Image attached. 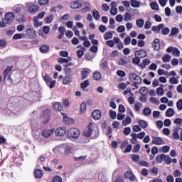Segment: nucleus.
Segmentation results:
<instances>
[{
	"label": "nucleus",
	"instance_id": "obj_3",
	"mask_svg": "<svg viewBox=\"0 0 182 182\" xmlns=\"http://www.w3.org/2000/svg\"><path fill=\"white\" fill-rule=\"evenodd\" d=\"M15 19V14L12 12H8L5 14V17L2 18V21H0V26L5 28L6 25H9Z\"/></svg>",
	"mask_w": 182,
	"mask_h": 182
},
{
	"label": "nucleus",
	"instance_id": "obj_32",
	"mask_svg": "<svg viewBox=\"0 0 182 182\" xmlns=\"http://www.w3.org/2000/svg\"><path fill=\"white\" fill-rule=\"evenodd\" d=\"M132 123V117L130 116H127L125 119L122 121V126H128Z\"/></svg>",
	"mask_w": 182,
	"mask_h": 182
},
{
	"label": "nucleus",
	"instance_id": "obj_14",
	"mask_svg": "<svg viewBox=\"0 0 182 182\" xmlns=\"http://www.w3.org/2000/svg\"><path fill=\"white\" fill-rule=\"evenodd\" d=\"M36 127H38V124L35 123L34 125L33 124H31V129H32V133H33V136H34V137L36 139H38V136H41V132H39V131L36 130L35 129H36Z\"/></svg>",
	"mask_w": 182,
	"mask_h": 182
},
{
	"label": "nucleus",
	"instance_id": "obj_48",
	"mask_svg": "<svg viewBox=\"0 0 182 182\" xmlns=\"http://www.w3.org/2000/svg\"><path fill=\"white\" fill-rule=\"evenodd\" d=\"M136 25L138 26V28H142L144 26V20L143 19H139L136 21Z\"/></svg>",
	"mask_w": 182,
	"mask_h": 182
},
{
	"label": "nucleus",
	"instance_id": "obj_2",
	"mask_svg": "<svg viewBox=\"0 0 182 182\" xmlns=\"http://www.w3.org/2000/svg\"><path fill=\"white\" fill-rule=\"evenodd\" d=\"M151 31L154 32V33H162V35L164 36L170 33V28L168 27H164V24L163 23L159 24L158 26H153Z\"/></svg>",
	"mask_w": 182,
	"mask_h": 182
},
{
	"label": "nucleus",
	"instance_id": "obj_34",
	"mask_svg": "<svg viewBox=\"0 0 182 182\" xmlns=\"http://www.w3.org/2000/svg\"><path fill=\"white\" fill-rule=\"evenodd\" d=\"M12 66H9L6 68V70L4 72V80H5L6 77H8V74L9 73V72L12 70Z\"/></svg>",
	"mask_w": 182,
	"mask_h": 182
},
{
	"label": "nucleus",
	"instance_id": "obj_5",
	"mask_svg": "<svg viewBox=\"0 0 182 182\" xmlns=\"http://www.w3.org/2000/svg\"><path fill=\"white\" fill-rule=\"evenodd\" d=\"M67 136L69 139H78L80 131L76 128H71L68 131Z\"/></svg>",
	"mask_w": 182,
	"mask_h": 182
},
{
	"label": "nucleus",
	"instance_id": "obj_30",
	"mask_svg": "<svg viewBox=\"0 0 182 182\" xmlns=\"http://www.w3.org/2000/svg\"><path fill=\"white\" fill-rule=\"evenodd\" d=\"M150 7L152 9V11H159V4L157 1H152L150 4Z\"/></svg>",
	"mask_w": 182,
	"mask_h": 182
},
{
	"label": "nucleus",
	"instance_id": "obj_15",
	"mask_svg": "<svg viewBox=\"0 0 182 182\" xmlns=\"http://www.w3.org/2000/svg\"><path fill=\"white\" fill-rule=\"evenodd\" d=\"M124 177L125 178H129L131 181H134L136 180V176L133 175V173H132L130 171H127L124 173Z\"/></svg>",
	"mask_w": 182,
	"mask_h": 182
},
{
	"label": "nucleus",
	"instance_id": "obj_22",
	"mask_svg": "<svg viewBox=\"0 0 182 182\" xmlns=\"http://www.w3.org/2000/svg\"><path fill=\"white\" fill-rule=\"evenodd\" d=\"M138 124L139 126H140V127H141V129H147V127H149V123L147 122V121L143 120V119H140L138 122Z\"/></svg>",
	"mask_w": 182,
	"mask_h": 182
},
{
	"label": "nucleus",
	"instance_id": "obj_35",
	"mask_svg": "<svg viewBox=\"0 0 182 182\" xmlns=\"http://www.w3.org/2000/svg\"><path fill=\"white\" fill-rule=\"evenodd\" d=\"M63 122L64 123H66V124H72L73 123L72 119H69V117H68V115L66 114H63Z\"/></svg>",
	"mask_w": 182,
	"mask_h": 182
},
{
	"label": "nucleus",
	"instance_id": "obj_1",
	"mask_svg": "<svg viewBox=\"0 0 182 182\" xmlns=\"http://www.w3.org/2000/svg\"><path fill=\"white\" fill-rule=\"evenodd\" d=\"M20 110L21 108L16 107V104L12 103V99H11L7 105V107L4 110V114H6V116H11L12 113H14V114H16V113L20 112Z\"/></svg>",
	"mask_w": 182,
	"mask_h": 182
},
{
	"label": "nucleus",
	"instance_id": "obj_24",
	"mask_svg": "<svg viewBox=\"0 0 182 182\" xmlns=\"http://www.w3.org/2000/svg\"><path fill=\"white\" fill-rule=\"evenodd\" d=\"M53 109L56 112H62V110L63 109V107L62 106V104H60V102H55L53 105Z\"/></svg>",
	"mask_w": 182,
	"mask_h": 182
},
{
	"label": "nucleus",
	"instance_id": "obj_38",
	"mask_svg": "<svg viewBox=\"0 0 182 182\" xmlns=\"http://www.w3.org/2000/svg\"><path fill=\"white\" fill-rule=\"evenodd\" d=\"M173 139H175V140H178V139H180V134H178V128L173 129Z\"/></svg>",
	"mask_w": 182,
	"mask_h": 182
},
{
	"label": "nucleus",
	"instance_id": "obj_33",
	"mask_svg": "<svg viewBox=\"0 0 182 182\" xmlns=\"http://www.w3.org/2000/svg\"><path fill=\"white\" fill-rule=\"evenodd\" d=\"M92 16L95 21H99L100 19V14L97 10L92 11Z\"/></svg>",
	"mask_w": 182,
	"mask_h": 182
},
{
	"label": "nucleus",
	"instance_id": "obj_40",
	"mask_svg": "<svg viewBox=\"0 0 182 182\" xmlns=\"http://www.w3.org/2000/svg\"><path fill=\"white\" fill-rule=\"evenodd\" d=\"M90 85V82H89V80H86L80 84V87L83 90H85V89H86V87H87Z\"/></svg>",
	"mask_w": 182,
	"mask_h": 182
},
{
	"label": "nucleus",
	"instance_id": "obj_62",
	"mask_svg": "<svg viewBox=\"0 0 182 182\" xmlns=\"http://www.w3.org/2000/svg\"><path fill=\"white\" fill-rule=\"evenodd\" d=\"M162 153H168L170 151V146H164L161 148Z\"/></svg>",
	"mask_w": 182,
	"mask_h": 182
},
{
	"label": "nucleus",
	"instance_id": "obj_29",
	"mask_svg": "<svg viewBox=\"0 0 182 182\" xmlns=\"http://www.w3.org/2000/svg\"><path fill=\"white\" fill-rule=\"evenodd\" d=\"M42 77L43 78V80H45L47 85H49L50 82L52 81V77L49 76L48 74H46L43 75V73H42Z\"/></svg>",
	"mask_w": 182,
	"mask_h": 182
},
{
	"label": "nucleus",
	"instance_id": "obj_51",
	"mask_svg": "<svg viewBox=\"0 0 182 182\" xmlns=\"http://www.w3.org/2000/svg\"><path fill=\"white\" fill-rule=\"evenodd\" d=\"M112 38H113L112 32L105 33L104 35V39H105V41H109V39H112Z\"/></svg>",
	"mask_w": 182,
	"mask_h": 182
},
{
	"label": "nucleus",
	"instance_id": "obj_59",
	"mask_svg": "<svg viewBox=\"0 0 182 182\" xmlns=\"http://www.w3.org/2000/svg\"><path fill=\"white\" fill-rule=\"evenodd\" d=\"M131 159L132 161H134L135 163H137L139 160H140V156L139 155L132 154L131 156Z\"/></svg>",
	"mask_w": 182,
	"mask_h": 182
},
{
	"label": "nucleus",
	"instance_id": "obj_10",
	"mask_svg": "<svg viewBox=\"0 0 182 182\" xmlns=\"http://www.w3.org/2000/svg\"><path fill=\"white\" fill-rule=\"evenodd\" d=\"M53 133H55V129H44L43 130L41 134L45 137V139H48V137H50Z\"/></svg>",
	"mask_w": 182,
	"mask_h": 182
},
{
	"label": "nucleus",
	"instance_id": "obj_19",
	"mask_svg": "<svg viewBox=\"0 0 182 182\" xmlns=\"http://www.w3.org/2000/svg\"><path fill=\"white\" fill-rule=\"evenodd\" d=\"M135 56H137L139 59H143V58L147 56V53L144 50H140L135 53Z\"/></svg>",
	"mask_w": 182,
	"mask_h": 182
},
{
	"label": "nucleus",
	"instance_id": "obj_39",
	"mask_svg": "<svg viewBox=\"0 0 182 182\" xmlns=\"http://www.w3.org/2000/svg\"><path fill=\"white\" fill-rule=\"evenodd\" d=\"M143 114L144 116H150V114H151V109H150V107H145L143 110Z\"/></svg>",
	"mask_w": 182,
	"mask_h": 182
},
{
	"label": "nucleus",
	"instance_id": "obj_53",
	"mask_svg": "<svg viewBox=\"0 0 182 182\" xmlns=\"http://www.w3.org/2000/svg\"><path fill=\"white\" fill-rule=\"evenodd\" d=\"M169 83H171V85H178V80L174 77H171L169 79Z\"/></svg>",
	"mask_w": 182,
	"mask_h": 182
},
{
	"label": "nucleus",
	"instance_id": "obj_11",
	"mask_svg": "<svg viewBox=\"0 0 182 182\" xmlns=\"http://www.w3.org/2000/svg\"><path fill=\"white\" fill-rule=\"evenodd\" d=\"M73 76H72V75H65L63 79V85H69L70 83H72L73 81Z\"/></svg>",
	"mask_w": 182,
	"mask_h": 182
},
{
	"label": "nucleus",
	"instance_id": "obj_46",
	"mask_svg": "<svg viewBox=\"0 0 182 182\" xmlns=\"http://www.w3.org/2000/svg\"><path fill=\"white\" fill-rule=\"evenodd\" d=\"M141 107H143V104H141V102H137L135 103L134 109L136 112H140V109H141Z\"/></svg>",
	"mask_w": 182,
	"mask_h": 182
},
{
	"label": "nucleus",
	"instance_id": "obj_58",
	"mask_svg": "<svg viewBox=\"0 0 182 182\" xmlns=\"http://www.w3.org/2000/svg\"><path fill=\"white\" fill-rule=\"evenodd\" d=\"M38 4L41 6H46V5L49 4V0H38Z\"/></svg>",
	"mask_w": 182,
	"mask_h": 182
},
{
	"label": "nucleus",
	"instance_id": "obj_25",
	"mask_svg": "<svg viewBox=\"0 0 182 182\" xmlns=\"http://www.w3.org/2000/svg\"><path fill=\"white\" fill-rule=\"evenodd\" d=\"M178 32H180V29H178V28L173 27L171 29L170 34L168 35L169 38H171V36H174L177 35V33H178Z\"/></svg>",
	"mask_w": 182,
	"mask_h": 182
},
{
	"label": "nucleus",
	"instance_id": "obj_50",
	"mask_svg": "<svg viewBox=\"0 0 182 182\" xmlns=\"http://www.w3.org/2000/svg\"><path fill=\"white\" fill-rule=\"evenodd\" d=\"M132 14L129 12H127L125 14L124 18V21H125V22H129V21H132Z\"/></svg>",
	"mask_w": 182,
	"mask_h": 182
},
{
	"label": "nucleus",
	"instance_id": "obj_54",
	"mask_svg": "<svg viewBox=\"0 0 182 182\" xmlns=\"http://www.w3.org/2000/svg\"><path fill=\"white\" fill-rule=\"evenodd\" d=\"M33 22H34V26L36 28H39V26H42V22H39V20L38 18H34Z\"/></svg>",
	"mask_w": 182,
	"mask_h": 182
},
{
	"label": "nucleus",
	"instance_id": "obj_36",
	"mask_svg": "<svg viewBox=\"0 0 182 182\" xmlns=\"http://www.w3.org/2000/svg\"><path fill=\"white\" fill-rule=\"evenodd\" d=\"M108 65H109V63H107V61L105 60L104 59L100 60V67L102 69H106L107 68Z\"/></svg>",
	"mask_w": 182,
	"mask_h": 182
},
{
	"label": "nucleus",
	"instance_id": "obj_8",
	"mask_svg": "<svg viewBox=\"0 0 182 182\" xmlns=\"http://www.w3.org/2000/svg\"><path fill=\"white\" fill-rule=\"evenodd\" d=\"M166 52H168V53H171L172 52L173 55H174V56H176V57L180 56V50H178V48L176 47H173V46L168 47L166 50Z\"/></svg>",
	"mask_w": 182,
	"mask_h": 182
},
{
	"label": "nucleus",
	"instance_id": "obj_56",
	"mask_svg": "<svg viewBox=\"0 0 182 182\" xmlns=\"http://www.w3.org/2000/svg\"><path fill=\"white\" fill-rule=\"evenodd\" d=\"M156 94L158 96H163V95H164V90L163 87H158L156 89Z\"/></svg>",
	"mask_w": 182,
	"mask_h": 182
},
{
	"label": "nucleus",
	"instance_id": "obj_42",
	"mask_svg": "<svg viewBox=\"0 0 182 182\" xmlns=\"http://www.w3.org/2000/svg\"><path fill=\"white\" fill-rule=\"evenodd\" d=\"M17 20L18 21V22H20V23H23V22H26V17H25L23 14H20L17 17Z\"/></svg>",
	"mask_w": 182,
	"mask_h": 182
},
{
	"label": "nucleus",
	"instance_id": "obj_20",
	"mask_svg": "<svg viewBox=\"0 0 182 182\" xmlns=\"http://www.w3.org/2000/svg\"><path fill=\"white\" fill-rule=\"evenodd\" d=\"M42 119L44 120L43 123L46 124V123H49V120H50V117H49V114H48V110L44 111Z\"/></svg>",
	"mask_w": 182,
	"mask_h": 182
},
{
	"label": "nucleus",
	"instance_id": "obj_47",
	"mask_svg": "<svg viewBox=\"0 0 182 182\" xmlns=\"http://www.w3.org/2000/svg\"><path fill=\"white\" fill-rule=\"evenodd\" d=\"M164 161H165L166 164H171V159L168 155L164 154Z\"/></svg>",
	"mask_w": 182,
	"mask_h": 182
},
{
	"label": "nucleus",
	"instance_id": "obj_16",
	"mask_svg": "<svg viewBox=\"0 0 182 182\" xmlns=\"http://www.w3.org/2000/svg\"><path fill=\"white\" fill-rule=\"evenodd\" d=\"M92 119H95V120H99L100 117H102V112L99 109H95L92 113Z\"/></svg>",
	"mask_w": 182,
	"mask_h": 182
},
{
	"label": "nucleus",
	"instance_id": "obj_18",
	"mask_svg": "<svg viewBox=\"0 0 182 182\" xmlns=\"http://www.w3.org/2000/svg\"><path fill=\"white\" fill-rule=\"evenodd\" d=\"M152 47L154 50H160V39L155 38L152 43Z\"/></svg>",
	"mask_w": 182,
	"mask_h": 182
},
{
	"label": "nucleus",
	"instance_id": "obj_28",
	"mask_svg": "<svg viewBox=\"0 0 182 182\" xmlns=\"http://www.w3.org/2000/svg\"><path fill=\"white\" fill-rule=\"evenodd\" d=\"M143 63L140 64V68L141 69H145L146 66H147L148 65H150V60L145 58L142 61Z\"/></svg>",
	"mask_w": 182,
	"mask_h": 182
},
{
	"label": "nucleus",
	"instance_id": "obj_55",
	"mask_svg": "<svg viewBox=\"0 0 182 182\" xmlns=\"http://www.w3.org/2000/svg\"><path fill=\"white\" fill-rule=\"evenodd\" d=\"M134 80L135 81L134 85H140V83H141V77L136 75Z\"/></svg>",
	"mask_w": 182,
	"mask_h": 182
},
{
	"label": "nucleus",
	"instance_id": "obj_52",
	"mask_svg": "<svg viewBox=\"0 0 182 182\" xmlns=\"http://www.w3.org/2000/svg\"><path fill=\"white\" fill-rule=\"evenodd\" d=\"M162 60L163 62H164V63H167L168 62H170V60H171V56L168 54H166L162 58Z\"/></svg>",
	"mask_w": 182,
	"mask_h": 182
},
{
	"label": "nucleus",
	"instance_id": "obj_41",
	"mask_svg": "<svg viewBox=\"0 0 182 182\" xmlns=\"http://www.w3.org/2000/svg\"><path fill=\"white\" fill-rule=\"evenodd\" d=\"M139 93L142 95H147V93H149V89L146 87H142L139 90Z\"/></svg>",
	"mask_w": 182,
	"mask_h": 182
},
{
	"label": "nucleus",
	"instance_id": "obj_17",
	"mask_svg": "<svg viewBox=\"0 0 182 182\" xmlns=\"http://www.w3.org/2000/svg\"><path fill=\"white\" fill-rule=\"evenodd\" d=\"M154 144H156V146H161L163 144H166V142L163 141V139L161 137H154V139L152 141Z\"/></svg>",
	"mask_w": 182,
	"mask_h": 182
},
{
	"label": "nucleus",
	"instance_id": "obj_26",
	"mask_svg": "<svg viewBox=\"0 0 182 182\" xmlns=\"http://www.w3.org/2000/svg\"><path fill=\"white\" fill-rule=\"evenodd\" d=\"M34 176L36 178H42L43 176V172L41 169H36L34 171Z\"/></svg>",
	"mask_w": 182,
	"mask_h": 182
},
{
	"label": "nucleus",
	"instance_id": "obj_43",
	"mask_svg": "<svg viewBox=\"0 0 182 182\" xmlns=\"http://www.w3.org/2000/svg\"><path fill=\"white\" fill-rule=\"evenodd\" d=\"M132 139H130V143L132 144H136L137 143V134H132Z\"/></svg>",
	"mask_w": 182,
	"mask_h": 182
},
{
	"label": "nucleus",
	"instance_id": "obj_63",
	"mask_svg": "<svg viewBox=\"0 0 182 182\" xmlns=\"http://www.w3.org/2000/svg\"><path fill=\"white\" fill-rule=\"evenodd\" d=\"M176 107L178 110H182V99L176 102Z\"/></svg>",
	"mask_w": 182,
	"mask_h": 182
},
{
	"label": "nucleus",
	"instance_id": "obj_61",
	"mask_svg": "<svg viewBox=\"0 0 182 182\" xmlns=\"http://www.w3.org/2000/svg\"><path fill=\"white\" fill-rule=\"evenodd\" d=\"M24 36H25V34L16 33L14 36L13 38L15 40L22 39V38H23Z\"/></svg>",
	"mask_w": 182,
	"mask_h": 182
},
{
	"label": "nucleus",
	"instance_id": "obj_12",
	"mask_svg": "<svg viewBox=\"0 0 182 182\" xmlns=\"http://www.w3.org/2000/svg\"><path fill=\"white\" fill-rule=\"evenodd\" d=\"M26 33L29 39H33L36 36V31L31 28H27Z\"/></svg>",
	"mask_w": 182,
	"mask_h": 182
},
{
	"label": "nucleus",
	"instance_id": "obj_45",
	"mask_svg": "<svg viewBox=\"0 0 182 182\" xmlns=\"http://www.w3.org/2000/svg\"><path fill=\"white\" fill-rule=\"evenodd\" d=\"M85 110H86V102H82L80 105V114H83Z\"/></svg>",
	"mask_w": 182,
	"mask_h": 182
},
{
	"label": "nucleus",
	"instance_id": "obj_44",
	"mask_svg": "<svg viewBox=\"0 0 182 182\" xmlns=\"http://www.w3.org/2000/svg\"><path fill=\"white\" fill-rule=\"evenodd\" d=\"M94 80H100L102 79V73L99 72H95L93 75Z\"/></svg>",
	"mask_w": 182,
	"mask_h": 182
},
{
	"label": "nucleus",
	"instance_id": "obj_64",
	"mask_svg": "<svg viewBox=\"0 0 182 182\" xmlns=\"http://www.w3.org/2000/svg\"><path fill=\"white\" fill-rule=\"evenodd\" d=\"M151 28V21H147L144 25V29H150Z\"/></svg>",
	"mask_w": 182,
	"mask_h": 182
},
{
	"label": "nucleus",
	"instance_id": "obj_60",
	"mask_svg": "<svg viewBox=\"0 0 182 182\" xmlns=\"http://www.w3.org/2000/svg\"><path fill=\"white\" fill-rule=\"evenodd\" d=\"M52 181L53 182H62V177H60V176H55L54 177H53Z\"/></svg>",
	"mask_w": 182,
	"mask_h": 182
},
{
	"label": "nucleus",
	"instance_id": "obj_21",
	"mask_svg": "<svg viewBox=\"0 0 182 182\" xmlns=\"http://www.w3.org/2000/svg\"><path fill=\"white\" fill-rule=\"evenodd\" d=\"M90 73V70L89 68H85L82 73H81V79L82 80H85L87 76H89V74Z\"/></svg>",
	"mask_w": 182,
	"mask_h": 182
},
{
	"label": "nucleus",
	"instance_id": "obj_57",
	"mask_svg": "<svg viewBox=\"0 0 182 182\" xmlns=\"http://www.w3.org/2000/svg\"><path fill=\"white\" fill-rule=\"evenodd\" d=\"M139 151H140V144H138L134 146V148L132 149V153H139Z\"/></svg>",
	"mask_w": 182,
	"mask_h": 182
},
{
	"label": "nucleus",
	"instance_id": "obj_13",
	"mask_svg": "<svg viewBox=\"0 0 182 182\" xmlns=\"http://www.w3.org/2000/svg\"><path fill=\"white\" fill-rule=\"evenodd\" d=\"M70 8H72V9H79L82 8V3H80V1H74L70 3Z\"/></svg>",
	"mask_w": 182,
	"mask_h": 182
},
{
	"label": "nucleus",
	"instance_id": "obj_9",
	"mask_svg": "<svg viewBox=\"0 0 182 182\" xmlns=\"http://www.w3.org/2000/svg\"><path fill=\"white\" fill-rule=\"evenodd\" d=\"M55 136H58V137L65 136L66 134V128L65 127L57 128L56 130L55 131Z\"/></svg>",
	"mask_w": 182,
	"mask_h": 182
},
{
	"label": "nucleus",
	"instance_id": "obj_23",
	"mask_svg": "<svg viewBox=\"0 0 182 182\" xmlns=\"http://www.w3.org/2000/svg\"><path fill=\"white\" fill-rule=\"evenodd\" d=\"M22 9H23V5L18 4L14 6V11L16 14H21L22 12Z\"/></svg>",
	"mask_w": 182,
	"mask_h": 182
},
{
	"label": "nucleus",
	"instance_id": "obj_27",
	"mask_svg": "<svg viewBox=\"0 0 182 182\" xmlns=\"http://www.w3.org/2000/svg\"><path fill=\"white\" fill-rule=\"evenodd\" d=\"M130 2L132 8H140V6L141 5V3L137 0H130Z\"/></svg>",
	"mask_w": 182,
	"mask_h": 182
},
{
	"label": "nucleus",
	"instance_id": "obj_37",
	"mask_svg": "<svg viewBox=\"0 0 182 182\" xmlns=\"http://www.w3.org/2000/svg\"><path fill=\"white\" fill-rule=\"evenodd\" d=\"M166 116L167 117H172V116H174V109L173 108H169L166 112Z\"/></svg>",
	"mask_w": 182,
	"mask_h": 182
},
{
	"label": "nucleus",
	"instance_id": "obj_31",
	"mask_svg": "<svg viewBox=\"0 0 182 182\" xmlns=\"http://www.w3.org/2000/svg\"><path fill=\"white\" fill-rule=\"evenodd\" d=\"M40 52H41V53H48V52H49V46L43 45L40 47Z\"/></svg>",
	"mask_w": 182,
	"mask_h": 182
},
{
	"label": "nucleus",
	"instance_id": "obj_6",
	"mask_svg": "<svg viewBox=\"0 0 182 182\" xmlns=\"http://www.w3.org/2000/svg\"><path fill=\"white\" fill-rule=\"evenodd\" d=\"M58 149L60 150V151L61 150H64V154H65V156H69V154H72L73 151V148L68 144H63V145H60L58 146Z\"/></svg>",
	"mask_w": 182,
	"mask_h": 182
},
{
	"label": "nucleus",
	"instance_id": "obj_7",
	"mask_svg": "<svg viewBox=\"0 0 182 182\" xmlns=\"http://www.w3.org/2000/svg\"><path fill=\"white\" fill-rule=\"evenodd\" d=\"M94 129L93 124L90 123L84 131V136H85V137H90L93 133Z\"/></svg>",
	"mask_w": 182,
	"mask_h": 182
},
{
	"label": "nucleus",
	"instance_id": "obj_49",
	"mask_svg": "<svg viewBox=\"0 0 182 182\" xmlns=\"http://www.w3.org/2000/svg\"><path fill=\"white\" fill-rule=\"evenodd\" d=\"M156 161L158 163H163V161H164V154H162L161 155H157L156 158Z\"/></svg>",
	"mask_w": 182,
	"mask_h": 182
},
{
	"label": "nucleus",
	"instance_id": "obj_4",
	"mask_svg": "<svg viewBox=\"0 0 182 182\" xmlns=\"http://www.w3.org/2000/svg\"><path fill=\"white\" fill-rule=\"evenodd\" d=\"M25 5L29 14H36L41 8L39 6L35 5L33 2H26L25 3Z\"/></svg>",
	"mask_w": 182,
	"mask_h": 182
}]
</instances>
